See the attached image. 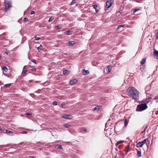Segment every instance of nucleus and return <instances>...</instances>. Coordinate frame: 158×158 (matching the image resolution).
<instances>
[{"label": "nucleus", "instance_id": "nucleus-1", "mask_svg": "<svg viewBox=\"0 0 158 158\" xmlns=\"http://www.w3.org/2000/svg\"><path fill=\"white\" fill-rule=\"evenodd\" d=\"M129 96L136 102L139 99V92L133 87H129Z\"/></svg>", "mask_w": 158, "mask_h": 158}, {"label": "nucleus", "instance_id": "nucleus-2", "mask_svg": "<svg viewBox=\"0 0 158 158\" xmlns=\"http://www.w3.org/2000/svg\"><path fill=\"white\" fill-rule=\"evenodd\" d=\"M148 108L147 105L146 103H142L137 106L136 111H142Z\"/></svg>", "mask_w": 158, "mask_h": 158}, {"label": "nucleus", "instance_id": "nucleus-3", "mask_svg": "<svg viewBox=\"0 0 158 158\" xmlns=\"http://www.w3.org/2000/svg\"><path fill=\"white\" fill-rule=\"evenodd\" d=\"M4 5L5 8V11L8 10L11 6V3L10 2H6L5 1L4 2Z\"/></svg>", "mask_w": 158, "mask_h": 158}, {"label": "nucleus", "instance_id": "nucleus-4", "mask_svg": "<svg viewBox=\"0 0 158 158\" xmlns=\"http://www.w3.org/2000/svg\"><path fill=\"white\" fill-rule=\"evenodd\" d=\"M114 0H109L106 2V10H108L111 6Z\"/></svg>", "mask_w": 158, "mask_h": 158}, {"label": "nucleus", "instance_id": "nucleus-5", "mask_svg": "<svg viewBox=\"0 0 158 158\" xmlns=\"http://www.w3.org/2000/svg\"><path fill=\"white\" fill-rule=\"evenodd\" d=\"M152 98L151 97L146 98L145 99H144L143 100H142L141 102L144 103H146L147 104L151 101Z\"/></svg>", "mask_w": 158, "mask_h": 158}, {"label": "nucleus", "instance_id": "nucleus-6", "mask_svg": "<svg viewBox=\"0 0 158 158\" xmlns=\"http://www.w3.org/2000/svg\"><path fill=\"white\" fill-rule=\"evenodd\" d=\"M128 152V144L126 147L123 150V154L124 155H126Z\"/></svg>", "mask_w": 158, "mask_h": 158}, {"label": "nucleus", "instance_id": "nucleus-7", "mask_svg": "<svg viewBox=\"0 0 158 158\" xmlns=\"http://www.w3.org/2000/svg\"><path fill=\"white\" fill-rule=\"evenodd\" d=\"M125 143L127 144V141L124 140H119L118 141L116 144V146H117L119 144L121 143Z\"/></svg>", "mask_w": 158, "mask_h": 158}, {"label": "nucleus", "instance_id": "nucleus-8", "mask_svg": "<svg viewBox=\"0 0 158 158\" xmlns=\"http://www.w3.org/2000/svg\"><path fill=\"white\" fill-rule=\"evenodd\" d=\"M77 81L76 79H74L71 80L70 81V84L71 85H73L74 84L77 83Z\"/></svg>", "mask_w": 158, "mask_h": 158}, {"label": "nucleus", "instance_id": "nucleus-9", "mask_svg": "<svg viewBox=\"0 0 158 158\" xmlns=\"http://www.w3.org/2000/svg\"><path fill=\"white\" fill-rule=\"evenodd\" d=\"M6 133L8 135L12 136L13 135V132L11 131L5 130Z\"/></svg>", "mask_w": 158, "mask_h": 158}, {"label": "nucleus", "instance_id": "nucleus-10", "mask_svg": "<svg viewBox=\"0 0 158 158\" xmlns=\"http://www.w3.org/2000/svg\"><path fill=\"white\" fill-rule=\"evenodd\" d=\"M73 31L67 30L64 32V33L65 35H70L73 34Z\"/></svg>", "mask_w": 158, "mask_h": 158}, {"label": "nucleus", "instance_id": "nucleus-11", "mask_svg": "<svg viewBox=\"0 0 158 158\" xmlns=\"http://www.w3.org/2000/svg\"><path fill=\"white\" fill-rule=\"evenodd\" d=\"M62 117L66 119H71V116L69 115L64 114L62 115Z\"/></svg>", "mask_w": 158, "mask_h": 158}, {"label": "nucleus", "instance_id": "nucleus-12", "mask_svg": "<svg viewBox=\"0 0 158 158\" xmlns=\"http://www.w3.org/2000/svg\"><path fill=\"white\" fill-rule=\"evenodd\" d=\"M89 73V72L88 70H86L83 69L82 70V73L83 75H86L88 74Z\"/></svg>", "mask_w": 158, "mask_h": 158}, {"label": "nucleus", "instance_id": "nucleus-13", "mask_svg": "<svg viewBox=\"0 0 158 158\" xmlns=\"http://www.w3.org/2000/svg\"><path fill=\"white\" fill-rule=\"evenodd\" d=\"M148 141V138H146L144 139L143 141L141 142L143 145L146 144V145H147L148 143L147 142Z\"/></svg>", "mask_w": 158, "mask_h": 158}, {"label": "nucleus", "instance_id": "nucleus-14", "mask_svg": "<svg viewBox=\"0 0 158 158\" xmlns=\"http://www.w3.org/2000/svg\"><path fill=\"white\" fill-rule=\"evenodd\" d=\"M143 146V144L141 142H139L136 144L137 147H142Z\"/></svg>", "mask_w": 158, "mask_h": 158}, {"label": "nucleus", "instance_id": "nucleus-15", "mask_svg": "<svg viewBox=\"0 0 158 158\" xmlns=\"http://www.w3.org/2000/svg\"><path fill=\"white\" fill-rule=\"evenodd\" d=\"M154 56H156V59H158V51L157 50H155L154 53Z\"/></svg>", "mask_w": 158, "mask_h": 158}, {"label": "nucleus", "instance_id": "nucleus-16", "mask_svg": "<svg viewBox=\"0 0 158 158\" xmlns=\"http://www.w3.org/2000/svg\"><path fill=\"white\" fill-rule=\"evenodd\" d=\"M68 43L69 46H72L75 44L74 41H69Z\"/></svg>", "mask_w": 158, "mask_h": 158}, {"label": "nucleus", "instance_id": "nucleus-17", "mask_svg": "<svg viewBox=\"0 0 158 158\" xmlns=\"http://www.w3.org/2000/svg\"><path fill=\"white\" fill-rule=\"evenodd\" d=\"M55 148H59L60 149H63L62 146L60 144H56L55 145Z\"/></svg>", "mask_w": 158, "mask_h": 158}, {"label": "nucleus", "instance_id": "nucleus-18", "mask_svg": "<svg viewBox=\"0 0 158 158\" xmlns=\"http://www.w3.org/2000/svg\"><path fill=\"white\" fill-rule=\"evenodd\" d=\"M118 126L117 123H116L114 126V130L116 131H119V129H118Z\"/></svg>", "mask_w": 158, "mask_h": 158}, {"label": "nucleus", "instance_id": "nucleus-19", "mask_svg": "<svg viewBox=\"0 0 158 158\" xmlns=\"http://www.w3.org/2000/svg\"><path fill=\"white\" fill-rule=\"evenodd\" d=\"M146 58H144L142 59L141 61L140 62V63L141 64H143L145 62Z\"/></svg>", "mask_w": 158, "mask_h": 158}, {"label": "nucleus", "instance_id": "nucleus-20", "mask_svg": "<svg viewBox=\"0 0 158 158\" xmlns=\"http://www.w3.org/2000/svg\"><path fill=\"white\" fill-rule=\"evenodd\" d=\"M62 27V26H61V25L59 24L55 27V28H56V29L57 30V29H60Z\"/></svg>", "mask_w": 158, "mask_h": 158}, {"label": "nucleus", "instance_id": "nucleus-21", "mask_svg": "<svg viewBox=\"0 0 158 158\" xmlns=\"http://www.w3.org/2000/svg\"><path fill=\"white\" fill-rule=\"evenodd\" d=\"M128 123V120L127 119H125L124 121V126L126 127Z\"/></svg>", "mask_w": 158, "mask_h": 158}, {"label": "nucleus", "instance_id": "nucleus-22", "mask_svg": "<svg viewBox=\"0 0 158 158\" xmlns=\"http://www.w3.org/2000/svg\"><path fill=\"white\" fill-rule=\"evenodd\" d=\"M141 156V152L137 150V156L138 157H140Z\"/></svg>", "mask_w": 158, "mask_h": 158}, {"label": "nucleus", "instance_id": "nucleus-23", "mask_svg": "<svg viewBox=\"0 0 158 158\" xmlns=\"http://www.w3.org/2000/svg\"><path fill=\"white\" fill-rule=\"evenodd\" d=\"M28 72L27 70H23L22 72V74L23 75V76H24V75L27 73V72Z\"/></svg>", "mask_w": 158, "mask_h": 158}, {"label": "nucleus", "instance_id": "nucleus-24", "mask_svg": "<svg viewBox=\"0 0 158 158\" xmlns=\"http://www.w3.org/2000/svg\"><path fill=\"white\" fill-rule=\"evenodd\" d=\"M2 69L3 71L6 72L8 70V69L5 66L2 68Z\"/></svg>", "mask_w": 158, "mask_h": 158}, {"label": "nucleus", "instance_id": "nucleus-25", "mask_svg": "<svg viewBox=\"0 0 158 158\" xmlns=\"http://www.w3.org/2000/svg\"><path fill=\"white\" fill-rule=\"evenodd\" d=\"M111 70V67L109 66L106 69V70L108 73H110Z\"/></svg>", "mask_w": 158, "mask_h": 158}, {"label": "nucleus", "instance_id": "nucleus-26", "mask_svg": "<svg viewBox=\"0 0 158 158\" xmlns=\"http://www.w3.org/2000/svg\"><path fill=\"white\" fill-rule=\"evenodd\" d=\"M64 126L67 128H69L71 127V125L68 124H65L64 125Z\"/></svg>", "mask_w": 158, "mask_h": 158}, {"label": "nucleus", "instance_id": "nucleus-27", "mask_svg": "<svg viewBox=\"0 0 158 158\" xmlns=\"http://www.w3.org/2000/svg\"><path fill=\"white\" fill-rule=\"evenodd\" d=\"M42 47L41 45H40L39 47H37V49L39 51H40L42 50Z\"/></svg>", "mask_w": 158, "mask_h": 158}, {"label": "nucleus", "instance_id": "nucleus-28", "mask_svg": "<svg viewBox=\"0 0 158 158\" xmlns=\"http://www.w3.org/2000/svg\"><path fill=\"white\" fill-rule=\"evenodd\" d=\"M69 71H68V70H64L63 71V74L64 75H65L66 74H68L69 73Z\"/></svg>", "mask_w": 158, "mask_h": 158}, {"label": "nucleus", "instance_id": "nucleus-29", "mask_svg": "<svg viewBox=\"0 0 158 158\" xmlns=\"http://www.w3.org/2000/svg\"><path fill=\"white\" fill-rule=\"evenodd\" d=\"M11 85V84H5L4 85V87L5 88H9Z\"/></svg>", "mask_w": 158, "mask_h": 158}, {"label": "nucleus", "instance_id": "nucleus-30", "mask_svg": "<svg viewBox=\"0 0 158 158\" xmlns=\"http://www.w3.org/2000/svg\"><path fill=\"white\" fill-rule=\"evenodd\" d=\"M54 19V18L53 17V16L51 17L50 18L49 20H48V22H52Z\"/></svg>", "mask_w": 158, "mask_h": 158}, {"label": "nucleus", "instance_id": "nucleus-31", "mask_svg": "<svg viewBox=\"0 0 158 158\" xmlns=\"http://www.w3.org/2000/svg\"><path fill=\"white\" fill-rule=\"evenodd\" d=\"M9 145L8 144H6L5 145H0V148L1 147H7L9 146Z\"/></svg>", "mask_w": 158, "mask_h": 158}, {"label": "nucleus", "instance_id": "nucleus-32", "mask_svg": "<svg viewBox=\"0 0 158 158\" xmlns=\"http://www.w3.org/2000/svg\"><path fill=\"white\" fill-rule=\"evenodd\" d=\"M154 100H156V102H158V95H157L155 97Z\"/></svg>", "mask_w": 158, "mask_h": 158}, {"label": "nucleus", "instance_id": "nucleus-33", "mask_svg": "<svg viewBox=\"0 0 158 158\" xmlns=\"http://www.w3.org/2000/svg\"><path fill=\"white\" fill-rule=\"evenodd\" d=\"M139 10V9H138L137 8H136L133 11V14H134L137 11H138Z\"/></svg>", "mask_w": 158, "mask_h": 158}, {"label": "nucleus", "instance_id": "nucleus-34", "mask_svg": "<svg viewBox=\"0 0 158 158\" xmlns=\"http://www.w3.org/2000/svg\"><path fill=\"white\" fill-rule=\"evenodd\" d=\"M75 3L76 1L75 0H73L71 3L70 5L72 6L73 5V4H75Z\"/></svg>", "mask_w": 158, "mask_h": 158}, {"label": "nucleus", "instance_id": "nucleus-35", "mask_svg": "<svg viewBox=\"0 0 158 158\" xmlns=\"http://www.w3.org/2000/svg\"><path fill=\"white\" fill-rule=\"evenodd\" d=\"M52 104L54 106H56L57 105V102L56 101H55L53 102Z\"/></svg>", "mask_w": 158, "mask_h": 158}, {"label": "nucleus", "instance_id": "nucleus-36", "mask_svg": "<svg viewBox=\"0 0 158 158\" xmlns=\"http://www.w3.org/2000/svg\"><path fill=\"white\" fill-rule=\"evenodd\" d=\"M93 6L95 10H96V9L97 8L98 6L96 5H93Z\"/></svg>", "mask_w": 158, "mask_h": 158}, {"label": "nucleus", "instance_id": "nucleus-37", "mask_svg": "<svg viewBox=\"0 0 158 158\" xmlns=\"http://www.w3.org/2000/svg\"><path fill=\"white\" fill-rule=\"evenodd\" d=\"M124 26L123 25H119L118 27H117V30H118L121 27H123Z\"/></svg>", "mask_w": 158, "mask_h": 158}, {"label": "nucleus", "instance_id": "nucleus-38", "mask_svg": "<svg viewBox=\"0 0 158 158\" xmlns=\"http://www.w3.org/2000/svg\"><path fill=\"white\" fill-rule=\"evenodd\" d=\"M35 40H38L40 39V38L39 37H37L36 36L35 37Z\"/></svg>", "mask_w": 158, "mask_h": 158}, {"label": "nucleus", "instance_id": "nucleus-39", "mask_svg": "<svg viewBox=\"0 0 158 158\" xmlns=\"http://www.w3.org/2000/svg\"><path fill=\"white\" fill-rule=\"evenodd\" d=\"M61 107L63 108H65V104H61Z\"/></svg>", "mask_w": 158, "mask_h": 158}, {"label": "nucleus", "instance_id": "nucleus-40", "mask_svg": "<svg viewBox=\"0 0 158 158\" xmlns=\"http://www.w3.org/2000/svg\"><path fill=\"white\" fill-rule=\"evenodd\" d=\"M97 109H99V107H98V106H96L95 107H94L93 109V110L94 111H95Z\"/></svg>", "mask_w": 158, "mask_h": 158}, {"label": "nucleus", "instance_id": "nucleus-41", "mask_svg": "<svg viewBox=\"0 0 158 158\" xmlns=\"http://www.w3.org/2000/svg\"><path fill=\"white\" fill-rule=\"evenodd\" d=\"M28 21V18H25L24 19H23L24 22H25Z\"/></svg>", "mask_w": 158, "mask_h": 158}, {"label": "nucleus", "instance_id": "nucleus-42", "mask_svg": "<svg viewBox=\"0 0 158 158\" xmlns=\"http://www.w3.org/2000/svg\"><path fill=\"white\" fill-rule=\"evenodd\" d=\"M35 12L34 11H33V10H31V11L30 14L31 15H32L34 14H35Z\"/></svg>", "mask_w": 158, "mask_h": 158}, {"label": "nucleus", "instance_id": "nucleus-43", "mask_svg": "<svg viewBox=\"0 0 158 158\" xmlns=\"http://www.w3.org/2000/svg\"><path fill=\"white\" fill-rule=\"evenodd\" d=\"M21 133L23 134H27V132L25 131H23L21 132Z\"/></svg>", "mask_w": 158, "mask_h": 158}, {"label": "nucleus", "instance_id": "nucleus-44", "mask_svg": "<svg viewBox=\"0 0 158 158\" xmlns=\"http://www.w3.org/2000/svg\"><path fill=\"white\" fill-rule=\"evenodd\" d=\"M19 144L20 145H24L25 144V143L24 142H22L20 143H19Z\"/></svg>", "mask_w": 158, "mask_h": 158}, {"label": "nucleus", "instance_id": "nucleus-45", "mask_svg": "<svg viewBox=\"0 0 158 158\" xmlns=\"http://www.w3.org/2000/svg\"><path fill=\"white\" fill-rule=\"evenodd\" d=\"M32 62L36 64V61L35 60V59H32L31 60Z\"/></svg>", "mask_w": 158, "mask_h": 158}, {"label": "nucleus", "instance_id": "nucleus-46", "mask_svg": "<svg viewBox=\"0 0 158 158\" xmlns=\"http://www.w3.org/2000/svg\"><path fill=\"white\" fill-rule=\"evenodd\" d=\"M25 114L27 115V116H28V115H32V114H30V113H26Z\"/></svg>", "mask_w": 158, "mask_h": 158}, {"label": "nucleus", "instance_id": "nucleus-47", "mask_svg": "<svg viewBox=\"0 0 158 158\" xmlns=\"http://www.w3.org/2000/svg\"><path fill=\"white\" fill-rule=\"evenodd\" d=\"M31 70L33 72H34L36 70V69L35 68H33L31 69Z\"/></svg>", "mask_w": 158, "mask_h": 158}, {"label": "nucleus", "instance_id": "nucleus-48", "mask_svg": "<svg viewBox=\"0 0 158 158\" xmlns=\"http://www.w3.org/2000/svg\"><path fill=\"white\" fill-rule=\"evenodd\" d=\"M4 129L3 128L1 127L0 126V131H3Z\"/></svg>", "mask_w": 158, "mask_h": 158}, {"label": "nucleus", "instance_id": "nucleus-49", "mask_svg": "<svg viewBox=\"0 0 158 158\" xmlns=\"http://www.w3.org/2000/svg\"><path fill=\"white\" fill-rule=\"evenodd\" d=\"M147 128V127H146L144 128V131H143V133L145 132Z\"/></svg>", "mask_w": 158, "mask_h": 158}, {"label": "nucleus", "instance_id": "nucleus-50", "mask_svg": "<svg viewBox=\"0 0 158 158\" xmlns=\"http://www.w3.org/2000/svg\"><path fill=\"white\" fill-rule=\"evenodd\" d=\"M29 158H36L35 157L33 156H29Z\"/></svg>", "mask_w": 158, "mask_h": 158}, {"label": "nucleus", "instance_id": "nucleus-51", "mask_svg": "<svg viewBox=\"0 0 158 158\" xmlns=\"http://www.w3.org/2000/svg\"><path fill=\"white\" fill-rule=\"evenodd\" d=\"M84 131H85V132H88V131H87V130L86 129H84Z\"/></svg>", "mask_w": 158, "mask_h": 158}, {"label": "nucleus", "instance_id": "nucleus-52", "mask_svg": "<svg viewBox=\"0 0 158 158\" xmlns=\"http://www.w3.org/2000/svg\"><path fill=\"white\" fill-rule=\"evenodd\" d=\"M155 114L156 115H157L158 114V110L156 112Z\"/></svg>", "mask_w": 158, "mask_h": 158}, {"label": "nucleus", "instance_id": "nucleus-53", "mask_svg": "<svg viewBox=\"0 0 158 158\" xmlns=\"http://www.w3.org/2000/svg\"><path fill=\"white\" fill-rule=\"evenodd\" d=\"M124 144H123V145H126V146L128 144V143H127H127H123Z\"/></svg>", "mask_w": 158, "mask_h": 158}, {"label": "nucleus", "instance_id": "nucleus-54", "mask_svg": "<svg viewBox=\"0 0 158 158\" xmlns=\"http://www.w3.org/2000/svg\"><path fill=\"white\" fill-rule=\"evenodd\" d=\"M26 66H24L23 67V70H24V69L26 67Z\"/></svg>", "mask_w": 158, "mask_h": 158}, {"label": "nucleus", "instance_id": "nucleus-55", "mask_svg": "<svg viewBox=\"0 0 158 158\" xmlns=\"http://www.w3.org/2000/svg\"><path fill=\"white\" fill-rule=\"evenodd\" d=\"M96 12H98V10L96 9V10H95Z\"/></svg>", "mask_w": 158, "mask_h": 158}, {"label": "nucleus", "instance_id": "nucleus-56", "mask_svg": "<svg viewBox=\"0 0 158 158\" xmlns=\"http://www.w3.org/2000/svg\"><path fill=\"white\" fill-rule=\"evenodd\" d=\"M8 53H9V52H5V53L6 54H8Z\"/></svg>", "mask_w": 158, "mask_h": 158}, {"label": "nucleus", "instance_id": "nucleus-57", "mask_svg": "<svg viewBox=\"0 0 158 158\" xmlns=\"http://www.w3.org/2000/svg\"><path fill=\"white\" fill-rule=\"evenodd\" d=\"M126 106H127V104H126L125 106V108H126Z\"/></svg>", "mask_w": 158, "mask_h": 158}, {"label": "nucleus", "instance_id": "nucleus-58", "mask_svg": "<svg viewBox=\"0 0 158 158\" xmlns=\"http://www.w3.org/2000/svg\"><path fill=\"white\" fill-rule=\"evenodd\" d=\"M119 14H120V11H119L117 13V14H118V15H119Z\"/></svg>", "mask_w": 158, "mask_h": 158}, {"label": "nucleus", "instance_id": "nucleus-59", "mask_svg": "<svg viewBox=\"0 0 158 158\" xmlns=\"http://www.w3.org/2000/svg\"><path fill=\"white\" fill-rule=\"evenodd\" d=\"M127 92H128V88L127 89Z\"/></svg>", "mask_w": 158, "mask_h": 158}, {"label": "nucleus", "instance_id": "nucleus-60", "mask_svg": "<svg viewBox=\"0 0 158 158\" xmlns=\"http://www.w3.org/2000/svg\"><path fill=\"white\" fill-rule=\"evenodd\" d=\"M129 35H131V34H132V33H130V32H129Z\"/></svg>", "mask_w": 158, "mask_h": 158}, {"label": "nucleus", "instance_id": "nucleus-61", "mask_svg": "<svg viewBox=\"0 0 158 158\" xmlns=\"http://www.w3.org/2000/svg\"><path fill=\"white\" fill-rule=\"evenodd\" d=\"M132 23V22H130V24H131V23Z\"/></svg>", "mask_w": 158, "mask_h": 158}, {"label": "nucleus", "instance_id": "nucleus-62", "mask_svg": "<svg viewBox=\"0 0 158 158\" xmlns=\"http://www.w3.org/2000/svg\"><path fill=\"white\" fill-rule=\"evenodd\" d=\"M3 74L4 75H6V74L5 73H4V72H3Z\"/></svg>", "mask_w": 158, "mask_h": 158}, {"label": "nucleus", "instance_id": "nucleus-63", "mask_svg": "<svg viewBox=\"0 0 158 158\" xmlns=\"http://www.w3.org/2000/svg\"><path fill=\"white\" fill-rule=\"evenodd\" d=\"M2 57V56L1 55H0V59H1Z\"/></svg>", "mask_w": 158, "mask_h": 158}, {"label": "nucleus", "instance_id": "nucleus-64", "mask_svg": "<svg viewBox=\"0 0 158 158\" xmlns=\"http://www.w3.org/2000/svg\"><path fill=\"white\" fill-rule=\"evenodd\" d=\"M110 128H108V129H107V130H110Z\"/></svg>", "mask_w": 158, "mask_h": 158}]
</instances>
